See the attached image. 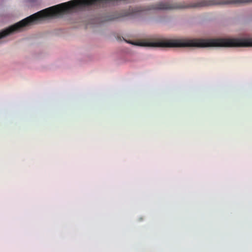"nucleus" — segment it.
Returning <instances> with one entry per match:
<instances>
[{
	"mask_svg": "<svg viewBox=\"0 0 252 252\" xmlns=\"http://www.w3.org/2000/svg\"><path fill=\"white\" fill-rule=\"evenodd\" d=\"M184 6L178 2H159L156 4L133 7L122 13L115 12L108 15L106 21H113L120 18L129 17L135 22L142 23L145 21L144 15L149 11L154 10H173L181 9Z\"/></svg>",
	"mask_w": 252,
	"mask_h": 252,
	"instance_id": "1",
	"label": "nucleus"
}]
</instances>
